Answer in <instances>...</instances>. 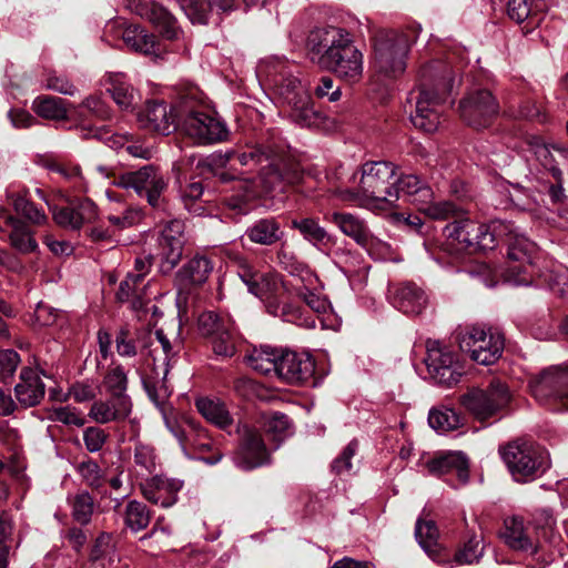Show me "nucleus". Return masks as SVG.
<instances>
[{
  "label": "nucleus",
  "mask_w": 568,
  "mask_h": 568,
  "mask_svg": "<svg viewBox=\"0 0 568 568\" xmlns=\"http://www.w3.org/2000/svg\"><path fill=\"white\" fill-rule=\"evenodd\" d=\"M310 60L343 81L358 82L364 71L363 53L349 32L342 28L324 27L312 30L306 41Z\"/></svg>",
  "instance_id": "nucleus-1"
},
{
  "label": "nucleus",
  "mask_w": 568,
  "mask_h": 568,
  "mask_svg": "<svg viewBox=\"0 0 568 568\" xmlns=\"http://www.w3.org/2000/svg\"><path fill=\"white\" fill-rule=\"evenodd\" d=\"M420 82L407 98L413 125L434 133L442 123L443 104L452 93L455 78L443 62L433 61L420 69Z\"/></svg>",
  "instance_id": "nucleus-2"
},
{
  "label": "nucleus",
  "mask_w": 568,
  "mask_h": 568,
  "mask_svg": "<svg viewBox=\"0 0 568 568\" xmlns=\"http://www.w3.org/2000/svg\"><path fill=\"white\" fill-rule=\"evenodd\" d=\"M257 74L265 77L277 94L290 108L288 115L300 126L316 128L323 122L315 110L311 95L302 82L288 70V63L278 57L260 62Z\"/></svg>",
  "instance_id": "nucleus-3"
},
{
  "label": "nucleus",
  "mask_w": 568,
  "mask_h": 568,
  "mask_svg": "<svg viewBox=\"0 0 568 568\" xmlns=\"http://www.w3.org/2000/svg\"><path fill=\"white\" fill-rule=\"evenodd\" d=\"M554 525L552 514L547 509L540 510L534 523L513 516L504 520L500 537L509 549L539 559L545 554V541H552Z\"/></svg>",
  "instance_id": "nucleus-4"
},
{
  "label": "nucleus",
  "mask_w": 568,
  "mask_h": 568,
  "mask_svg": "<svg viewBox=\"0 0 568 568\" xmlns=\"http://www.w3.org/2000/svg\"><path fill=\"white\" fill-rule=\"evenodd\" d=\"M199 328L204 335L215 336L214 355H296L287 347L261 344L258 347L246 341L237 342L233 335L234 323L229 316L207 311L199 316Z\"/></svg>",
  "instance_id": "nucleus-5"
},
{
  "label": "nucleus",
  "mask_w": 568,
  "mask_h": 568,
  "mask_svg": "<svg viewBox=\"0 0 568 568\" xmlns=\"http://www.w3.org/2000/svg\"><path fill=\"white\" fill-rule=\"evenodd\" d=\"M239 275L248 292L265 303L270 314L302 327H315V320L306 315L301 307L277 302L276 296L282 290V284L275 274L254 272L248 266H244Z\"/></svg>",
  "instance_id": "nucleus-6"
},
{
  "label": "nucleus",
  "mask_w": 568,
  "mask_h": 568,
  "mask_svg": "<svg viewBox=\"0 0 568 568\" xmlns=\"http://www.w3.org/2000/svg\"><path fill=\"white\" fill-rule=\"evenodd\" d=\"M181 321L173 318L154 332H144L136 345L129 341V334L122 329L116 336V351L119 355H155L159 352L165 355H178L183 349V341L180 337Z\"/></svg>",
  "instance_id": "nucleus-7"
},
{
  "label": "nucleus",
  "mask_w": 568,
  "mask_h": 568,
  "mask_svg": "<svg viewBox=\"0 0 568 568\" xmlns=\"http://www.w3.org/2000/svg\"><path fill=\"white\" fill-rule=\"evenodd\" d=\"M500 454L516 481L534 480L550 466L548 453L541 446L529 440L510 442L500 449Z\"/></svg>",
  "instance_id": "nucleus-8"
},
{
  "label": "nucleus",
  "mask_w": 568,
  "mask_h": 568,
  "mask_svg": "<svg viewBox=\"0 0 568 568\" xmlns=\"http://www.w3.org/2000/svg\"><path fill=\"white\" fill-rule=\"evenodd\" d=\"M396 165L392 162H367L362 166L359 191L367 206L386 209L396 203L394 192Z\"/></svg>",
  "instance_id": "nucleus-9"
},
{
  "label": "nucleus",
  "mask_w": 568,
  "mask_h": 568,
  "mask_svg": "<svg viewBox=\"0 0 568 568\" xmlns=\"http://www.w3.org/2000/svg\"><path fill=\"white\" fill-rule=\"evenodd\" d=\"M408 50L409 40L405 33L379 32L374 42V71L385 79L397 78L405 71Z\"/></svg>",
  "instance_id": "nucleus-10"
},
{
  "label": "nucleus",
  "mask_w": 568,
  "mask_h": 568,
  "mask_svg": "<svg viewBox=\"0 0 568 568\" xmlns=\"http://www.w3.org/2000/svg\"><path fill=\"white\" fill-rule=\"evenodd\" d=\"M460 404L479 422L498 417L510 402L508 387L493 382L486 388H471L460 396Z\"/></svg>",
  "instance_id": "nucleus-11"
},
{
  "label": "nucleus",
  "mask_w": 568,
  "mask_h": 568,
  "mask_svg": "<svg viewBox=\"0 0 568 568\" xmlns=\"http://www.w3.org/2000/svg\"><path fill=\"white\" fill-rule=\"evenodd\" d=\"M534 397L557 409H568V361L544 369L531 385Z\"/></svg>",
  "instance_id": "nucleus-12"
},
{
  "label": "nucleus",
  "mask_w": 568,
  "mask_h": 568,
  "mask_svg": "<svg viewBox=\"0 0 568 568\" xmlns=\"http://www.w3.org/2000/svg\"><path fill=\"white\" fill-rule=\"evenodd\" d=\"M446 236L456 242L460 250L485 251L494 248L496 232L494 221L486 225L470 219L455 220L445 226Z\"/></svg>",
  "instance_id": "nucleus-13"
},
{
  "label": "nucleus",
  "mask_w": 568,
  "mask_h": 568,
  "mask_svg": "<svg viewBox=\"0 0 568 568\" xmlns=\"http://www.w3.org/2000/svg\"><path fill=\"white\" fill-rule=\"evenodd\" d=\"M179 126L200 144L225 141L230 133L224 121L201 110H190L183 116L181 115Z\"/></svg>",
  "instance_id": "nucleus-14"
},
{
  "label": "nucleus",
  "mask_w": 568,
  "mask_h": 568,
  "mask_svg": "<svg viewBox=\"0 0 568 568\" xmlns=\"http://www.w3.org/2000/svg\"><path fill=\"white\" fill-rule=\"evenodd\" d=\"M499 113V103L486 89L469 91L459 102L462 120L475 130L488 128Z\"/></svg>",
  "instance_id": "nucleus-15"
},
{
  "label": "nucleus",
  "mask_w": 568,
  "mask_h": 568,
  "mask_svg": "<svg viewBox=\"0 0 568 568\" xmlns=\"http://www.w3.org/2000/svg\"><path fill=\"white\" fill-rule=\"evenodd\" d=\"M455 339L462 353L468 355H501L506 349L505 337L496 328H484L479 326L458 327L455 331Z\"/></svg>",
  "instance_id": "nucleus-16"
},
{
  "label": "nucleus",
  "mask_w": 568,
  "mask_h": 568,
  "mask_svg": "<svg viewBox=\"0 0 568 568\" xmlns=\"http://www.w3.org/2000/svg\"><path fill=\"white\" fill-rule=\"evenodd\" d=\"M510 146L523 153L532 154L555 180L561 179L565 171L568 172V149L562 145L546 144L536 135H525Z\"/></svg>",
  "instance_id": "nucleus-17"
},
{
  "label": "nucleus",
  "mask_w": 568,
  "mask_h": 568,
  "mask_svg": "<svg viewBox=\"0 0 568 568\" xmlns=\"http://www.w3.org/2000/svg\"><path fill=\"white\" fill-rule=\"evenodd\" d=\"M113 183L123 189H133L140 196H145L153 207L160 206L161 195L168 186V180L153 165L124 173Z\"/></svg>",
  "instance_id": "nucleus-18"
},
{
  "label": "nucleus",
  "mask_w": 568,
  "mask_h": 568,
  "mask_svg": "<svg viewBox=\"0 0 568 568\" xmlns=\"http://www.w3.org/2000/svg\"><path fill=\"white\" fill-rule=\"evenodd\" d=\"M325 219L333 223L344 235L354 240L369 254H373L375 248L381 251L388 248L386 243L374 236L365 220L361 219L357 214L336 211L326 215Z\"/></svg>",
  "instance_id": "nucleus-19"
},
{
  "label": "nucleus",
  "mask_w": 568,
  "mask_h": 568,
  "mask_svg": "<svg viewBox=\"0 0 568 568\" xmlns=\"http://www.w3.org/2000/svg\"><path fill=\"white\" fill-rule=\"evenodd\" d=\"M169 369V357H151L146 361L142 375L143 387L149 398L164 415L166 412V400L171 396V389L165 382Z\"/></svg>",
  "instance_id": "nucleus-20"
},
{
  "label": "nucleus",
  "mask_w": 568,
  "mask_h": 568,
  "mask_svg": "<svg viewBox=\"0 0 568 568\" xmlns=\"http://www.w3.org/2000/svg\"><path fill=\"white\" fill-rule=\"evenodd\" d=\"M133 404L130 396H113L106 400H95L90 408L89 416L98 424L120 423L128 420L132 436L140 430L138 418L131 417Z\"/></svg>",
  "instance_id": "nucleus-21"
},
{
  "label": "nucleus",
  "mask_w": 568,
  "mask_h": 568,
  "mask_svg": "<svg viewBox=\"0 0 568 568\" xmlns=\"http://www.w3.org/2000/svg\"><path fill=\"white\" fill-rule=\"evenodd\" d=\"M239 433L241 440L233 457L235 465L244 470H251L268 464L270 452L261 434L247 425L239 428Z\"/></svg>",
  "instance_id": "nucleus-22"
},
{
  "label": "nucleus",
  "mask_w": 568,
  "mask_h": 568,
  "mask_svg": "<svg viewBox=\"0 0 568 568\" xmlns=\"http://www.w3.org/2000/svg\"><path fill=\"white\" fill-rule=\"evenodd\" d=\"M132 12L150 21L168 40H175L181 33L175 17L162 4L153 0H130Z\"/></svg>",
  "instance_id": "nucleus-23"
},
{
  "label": "nucleus",
  "mask_w": 568,
  "mask_h": 568,
  "mask_svg": "<svg viewBox=\"0 0 568 568\" xmlns=\"http://www.w3.org/2000/svg\"><path fill=\"white\" fill-rule=\"evenodd\" d=\"M183 232L179 221L171 222L158 237L159 256L161 258L160 271L170 273L180 262L183 254Z\"/></svg>",
  "instance_id": "nucleus-24"
},
{
  "label": "nucleus",
  "mask_w": 568,
  "mask_h": 568,
  "mask_svg": "<svg viewBox=\"0 0 568 568\" xmlns=\"http://www.w3.org/2000/svg\"><path fill=\"white\" fill-rule=\"evenodd\" d=\"M275 151L270 148H262L260 145H248L245 151L239 152L229 150L225 152H215L209 158V164L212 168H226L235 169L236 164L241 166L252 168L263 161L274 159Z\"/></svg>",
  "instance_id": "nucleus-25"
},
{
  "label": "nucleus",
  "mask_w": 568,
  "mask_h": 568,
  "mask_svg": "<svg viewBox=\"0 0 568 568\" xmlns=\"http://www.w3.org/2000/svg\"><path fill=\"white\" fill-rule=\"evenodd\" d=\"M52 215L58 225L77 231L84 224L95 221L98 207L90 199H80L68 206L53 207Z\"/></svg>",
  "instance_id": "nucleus-26"
},
{
  "label": "nucleus",
  "mask_w": 568,
  "mask_h": 568,
  "mask_svg": "<svg viewBox=\"0 0 568 568\" xmlns=\"http://www.w3.org/2000/svg\"><path fill=\"white\" fill-rule=\"evenodd\" d=\"M418 359L413 363L416 372L436 384L450 387L463 375L454 364L453 357H418Z\"/></svg>",
  "instance_id": "nucleus-27"
},
{
  "label": "nucleus",
  "mask_w": 568,
  "mask_h": 568,
  "mask_svg": "<svg viewBox=\"0 0 568 568\" xmlns=\"http://www.w3.org/2000/svg\"><path fill=\"white\" fill-rule=\"evenodd\" d=\"M494 230L497 234L496 241H505L508 245V257L510 260L520 263L531 261L536 246L513 223L496 220L494 221Z\"/></svg>",
  "instance_id": "nucleus-28"
},
{
  "label": "nucleus",
  "mask_w": 568,
  "mask_h": 568,
  "mask_svg": "<svg viewBox=\"0 0 568 568\" xmlns=\"http://www.w3.org/2000/svg\"><path fill=\"white\" fill-rule=\"evenodd\" d=\"M139 124L152 132L170 134L179 125L178 116L170 105L164 102L149 101L138 113Z\"/></svg>",
  "instance_id": "nucleus-29"
},
{
  "label": "nucleus",
  "mask_w": 568,
  "mask_h": 568,
  "mask_svg": "<svg viewBox=\"0 0 568 568\" xmlns=\"http://www.w3.org/2000/svg\"><path fill=\"white\" fill-rule=\"evenodd\" d=\"M182 487V480L163 476H154L140 484L143 497L164 508L171 507L178 501V494Z\"/></svg>",
  "instance_id": "nucleus-30"
},
{
  "label": "nucleus",
  "mask_w": 568,
  "mask_h": 568,
  "mask_svg": "<svg viewBox=\"0 0 568 568\" xmlns=\"http://www.w3.org/2000/svg\"><path fill=\"white\" fill-rule=\"evenodd\" d=\"M428 474L444 476L456 474L459 484H466L469 478L468 458L462 452L440 453L426 463Z\"/></svg>",
  "instance_id": "nucleus-31"
},
{
  "label": "nucleus",
  "mask_w": 568,
  "mask_h": 568,
  "mask_svg": "<svg viewBox=\"0 0 568 568\" xmlns=\"http://www.w3.org/2000/svg\"><path fill=\"white\" fill-rule=\"evenodd\" d=\"M304 174L294 163L276 164L272 162L261 175L264 187L270 192H283L287 185H296L303 181Z\"/></svg>",
  "instance_id": "nucleus-32"
},
{
  "label": "nucleus",
  "mask_w": 568,
  "mask_h": 568,
  "mask_svg": "<svg viewBox=\"0 0 568 568\" xmlns=\"http://www.w3.org/2000/svg\"><path fill=\"white\" fill-rule=\"evenodd\" d=\"M121 37L126 47L138 53L160 57L163 52L158 38L139 24L123 27Z\"/></svg>",
  "instance_id": "nucleus-33"
},
{
  "label": "nucleus",
  "mask_w": 568,
  "mask_h": 568,
  "mask_svg": "<svg viewBox=\"0 0 568 568\" xmlns=\"http://www.w3.org/2000/svg\"><path fill=\"white\" fill-rule=\"evenodd\" d=\"M14 393L23 407H33L44 397L45 386L36 369L23 367L20 373V383L16 385Z\"/></svg>",
  "instance_id": "nucleus-34"
},
{
  "label": "nucleus",
  "mask_w": 568,
  "mask_h": 568,
  "mask_svg": "<svg viewBox=\"0 0 568 568\" xmlns=\"http://www.w3.org/2000/svg\"><path fill=\"white\" fill-rule=\"evenodd\" d=\"M189 435L185 439V448H194L201 455L199 458L209 465H215L222 459V453L214 450L213 440L209 437L207 432L194 419H187Z\"/></svg>",
  "instance_id": "nucleus-35"
},
{
  "label": "nucleus",
  "mask_w": 568,
  "mask_h": 568,
  "mask_svg": "<svg viewBox=\"0 0 568 568\" xmlns=\"http://www.w3.org/2000/svg\"><path fill=\"white\" fill-rule=\"evenodd\" d=\"M394 192L396 193V202L400 197H405L417 206L427 204L433 200L432 189L416 174H396Z\"/></svg>",
  "instance_id": "nucleus-36"
},
{
  "label": "nucleus",
  "mask_w": 568,
  "mask_h": 568,
  "mask_svg": "<svg viewBox=\"0 0 568 568\" xmlns=\"http://www.w3.org/2000/svg\"><path fill=\"white\" fill-rule=\"evenodd\" d=\"M213 263L204 255H195L189 260L175 274V285L184 290L190 285L203 284L211 272Z\"/></svg>",
  "instance_id": "nucleus-37"
},
{
  "label": "nucleus",
  "mask_w": 568,
  "mask_h": 568,
  "mask_svg": "<svg viewBox=\"0 0 568 568\" xmlns=\"http://www.w3.org/2000/svg\"><path fill=\"white\" fill-rule=\"evenodd\" d=\"M277 377L288 383H304L315 373V357H277Z\"/></svg>",
  "instance_id": "nucleus-38"
},
{
  "label": "nucleus",
  "mask_w": 568,
  "mask_h": 568,
  "mask_svg": "<svg viewBox=\"0 0 568 568\" xmlns=\"http://www.w3.org/2000/svg\"><path fill=\"white\" fill-rule=\"evenodd\" d=\"M393 305L409 315L419 314L427 304L425 292L413 283L397 286L392 296Z\"/></svg>",
  "instance_id": "nucleus-39"
},
{
  "label": "nucleus",
  "mask_w": 568,
  "mask_h": 568,
  "mask_svg": "<svg viewBox=\"0 0 568 568\" xmlns=\"http://www.w3.org/2000/svg\"><path fill=\"white\" fill-rule=\"evenodd\" d=\"M292 227L297 230L304 240L310 242L320 251H326L335 243L334 236L321 226L317 219L303 217L301 220H293Z\"/></svg>",
  "instance_id": "nucleus-40"
},
{
  "label": "nucleus",
  "mask_w": 568,
  "mask_h": 568,
  "mask_svg": "<svg viewBox=\"0 0 568 568\" xmlns=\"http://www.w3.org/2000/svg\"><path fill=\"white\" fill-rule=\"evenodd\" d=\"M546 3L544 0H508L507 13L518 23L526 20L532 26H538L544 16Z\"/></svg>",
  "instance_id": "nucleus-41"
},
{
  "label": "nucleus",
  "mask_w": 568,
  "mask_h": 568,
  "mask_svg": "<svg viewBox=\"0 0 568 568\" xmlns=\"http://www.w3.org/2000/svg\"><path fill=\"white\" fill-rule=\"evenodd\" d=\"M106 91L122 110L133 108L136 92L124 73H110L106 78Z\"/></svg>",
  "instance_id": "nucleus-42"
},
{
  "label": "nucleus",
  "mask_w": 568,
  "mask_h": 568,
  "mask_svg": "<svg viewBox=\"0 0 568 568\" xmlns=\"http://www.w3.org/2000/svg\"><path fill=\"white\" fill-rule=\"evenodd\" d=\"M199 413L211 424L221 429H226L233 424V418L225 405L220 399L199 398L195 402Z\"/></svg>",
  "instance_id": "nucleus-43"
},
{
  "label": "nucleus",
  "mask_w": 568,
  "mask_h": 568,
  "mask_svg": "<svg viewBox=\"0 0 568 568\" xmlns=\"http://www.w3.org/2000/svg\"><path fill=\"white\" fill-rule=\"evenodd\" d=\"M7 225L11 229L9 233V242L14 250L22 254H29L37 251L38 243L33 233L23 221L14 216H7Z\"/></svg>",
  "instance_id": "nucleus-44"
},
{
  "label": "nucleus",
  "mask_w": 568,
  "mask_h": 568,
  "mask_svg": "<svg viewBox=\"0 0 568 568\" xmlns=\"http://www.w3.org/2000/svg\"><path fill=\"white\" fill-rule=\"evenodd\" d=\"M245 234L251 242L270 246L281 241L284 232L274 219H262L250 226Z\"/></svg>",
  "instance_id": "nucleus-45"
},
{
  "label": "nucleus",
  "mask_w": 568,
  "mask_h": 568,
  "mask_svg": "<svg viewBox=\"0 0 568 568\" xmlns=\"http://www.w3.org/2000/svg\"><path fill=\"white\" fill-rule=\"evenodd\" d=\"M69 106L65 100L51 95H41L32 103L33 111L41 118L48 120H64L69 114Z\"/></svg>",
  "instance_id": "nucleus-46"
},
{
  "label": "nucleus",
  "mask_w": 568,
  "mask_h": 568,
  "mask_svg": "<svg viewBox=\"0 0 568 568\" xmlns=\"http://www.w3.org/2000/svg\"><path fill=\"white\" fill-rule=\"evenodd\" d=\"M234 193L226 197V205L240 213L245 214L250 207L248 204L257 196L255 183L250 180H239L233 186Z\"/></svg>",
  "instance_id": "nucleus-47"
},
{
  "label": "nucleus",
  "mask_w": 568,
  "mask_h": 568,
  "mask_svg": "<svg viewBox=\"0 0 568 568\" xmlns=\"http://www.w3.org/2000/svg\"><path fill=\"white\" fill-rule=\"evenodd\" d=\"M428 424L437 432L446 433L463 426L464 417L453 408H434L429 412Z\"/></svg>",
  "instance_id": "nucleus-48"
},
{
  "label": "nucleus",
  "mask_w": 568,
  "mask_h": 568,
  "mask_svg": "<svg viewBox=\"0 0 568 568\" xmlns=\"http://www.w3.org/2000/svg\"><path fill=\"white\" fill-rule=\"evenodd\" d=\"M203 192L201 182H192L181 192V201L184 209L194 216H203L211 213V207H207L205 205L206 201L202 200Z\"/></svg>",
  "instance_id": "nucleus-49"
},
{
  "label": "nucleus",
  "mask_w": 568,
  "mask_h": 568,
  "mask_svg": "<svg viewBox=\"0 0 568 568\" xmlns=\"http://www.w3.org/2000/svg\"><path fill=\"white\" fill-rule=\"evenodd\" d=\"M264 430L274 442L280 444L292 434L291 422L282 413L273 412L262 415Z\"/></svg>",
  "instance_id": "nucleus-50"
},
{
  "label": "nucleus",
  "mask_w": 568,
  "mask_h": 568,
  "mask_svg": "<svg viewBox=\"0 0 568 568\" xmlns=\"http://www.w3.org/2000/svg\"><path fill=\"white\" fill-rule=\"evenodd\" d=\"M151 513L148 506L138 500H130L124 510V523L132 531L138 532L148 527Z\"/></svg>",
  "instance_id": "nucleus-51"
},
{
  "label": "nucleus",
  "mask_w": 568,
  "mask_h": 568,
  "mask_svg": "<svg viewBox=\"0 0 568 568\" xmlns=\"http://www.w3.org/2000/svg\"><path fill=\"white\" fill-rule=\"evenodd\" d=\"M236 0H197L194 2V9L200 12L201 19L191 20L192 23L207 24L213 13H230L235 9Z\"/></svg>",
  "instance_id": "nucleus-52"
},
{
  "label": "nucleus",
  "mask_w": 568,
  "mask_h": 568,
  "mask_svg": "<svg viewBox=\"0 0 568 568\" xmlns=\"http://www.w3.org/2000/svg\"><path fill=\"white\" fill-rule=\"evenodd\" d=\"M98 120H108L110 110L106 104L97 95L85 98L81 104L73 106V115L81 119L85 115Z\"/></svg>",
  "instance_id": "nucleus-53"
},
{
  "label": "nucleus",
  "mask_w": 568,
  "mask_h": 568,
  "mask_svg": "<svg viewBox=\"0 0 568 568\" xmlns=\"http://www.w3.org/2000/svg\"><path fill=\"white\" fill-rule=\"evenodd\" d=\"M438 529L432 520H417L415 536L423 549L432 555L437 551Z\"/></svg>",
  "instance_id": "nucleus-54"
},
{
  "label": "nucleus",
  "mask_w": 568,
  "mask_h": 568,
  "mask_svg": "<svg viewBox=\"0 0 568 568\" xmlns=\"http://www.w3.org/2000/svg\"><path fill=\"white\" fill-rule=\"evenodd\" d=\"M141 281L135 280L133 273H129L126 277L120 283L119 291L116 293V297L120 302H128L130 298L132 301V307L134 310H140L143 306V301L141 297L142 290L140 288Z\"/></svg>",
  "instance_id": "nucleus-55"
},
{
  "label": "nucleus",
  "mask_w": 568,
  "mask_h": 568,
  "mask_svg": "<svg viewBox=\"0 0 568 568\" xmlns=\"http://www.w3.org/2000/svg\"><path fill=\"white\" fill-rule=\"evenodd\" d=\"M71 505L74 520L81 525L89 524L94 508L91 495L88 491H81L73 497Z\"/></svg>",
  "instance_id": "nucleus-56"
},
{
  "label": "nucleus",
  "mask_w": 568,
  "mask_h": 568,
  "mask_svg": "<svg viewBox=\"0 0 568 568\" xmlns=\"http://www.w3.org/2000/svg\"><path fill=\"white\" fill-rule=\"evenodd\" d=\"M13 207L18 214L24 216L34 225H44L48 222L45 213L38 209L32 202L24 196L18 195L13 199Z\"/></svg>",
  "instance_id": "nucleus-57"
},
{
  "label": "nucleus",
  "mask_w": 568,
  "mask_h": 568,
  "mask_svg": "<svg viewBox=\"0 0 568 568\" xmlns=\"http://www.w3.org/2000/svg\"><path fill=\"white\" fill-rule=\"evenodd\" d=\"M480 541L476 536L470 537L455 556L454 562L457 565H473L479 561L483 556L484 548L479 546Z\"/></svg>",
  "instance_id": "nucleus-58"
},
{
  "label": "nucleus",
  "mask_w": 568,
  "mask_h": 568,
  "mask_svg": "<svg viewBox=\"0 0 568 568\" xmlns=\"http://www.w3.org/2000/svg\"><path fill=\"white\" fill-rule=\"evenodd\" d=\"M418 210L433 220H447L457 215V206L448 201L433 202L429 200L427 204H420Z\"/></svg>",
  "instance_id": "nucleus-59"
},
{
  "label": "nucleus",
  "mask_w": 568,
  "mask_h": 568,
  "mask_svg": "<svg viewBox=\"0 0 568 568\" xmlns=\"http://www.w3.org/2000/svg\"><path fill=\"white\" fill-rule=\"evenodd\" d=\"M134 464L140 467L141 475H150L155 470V455L151 446L138 443L134 447Z\"/></svg>",
  "instance_id": "nucleus-60"
},
{
  "label": "nucleus",
  "mask_w": 568,
  "mask_h": 568,
  "mask_svg": "<svg viewBox=\"0 0 568 568\" xmlns=\"http://www.w3.org/2000/svg\"><path fill=\"white\" fill-rule=\"evenodd\" d=\"M78 471L82 478V480L94 489H99L102 487L104 478L103 471L100 466L89 459L79 464Z\"/></svg>",
  "instance_id": "nucleus-61"
},
{
  "label": "nucleus",
  "mask_w": 568,
  "mask_h": 568,
  "mask_svg": "<svg viewBox=\"0 0 568 568\" xmlns=\"http://www.w3.org/2000/svg\"><path fill=\"white\" fill-rule=\"evenodd\" d=\"M111 148L125 151L134 158L149 159L151 149L139 141H132L129 136H115L112 139Z\"/></svg>",
  "instance_id": "nucleus-62"
},
{
  "label": "nucleus",
  "mask_w": 568,
  "mask_h": 568,
  "mask_svg": "<svg viewBox=\"0 0 568 568\" xmlns=\"http://www.w3.org/2000/svg\"><path fill=\"white\" fill-rule=\"evenodd\" d=\"M126 383V375L121 367L112 368L104 378V384L113 396H128Z\"/></svg>",
  "instance_id": "nucleus-63"
},
{
  "label": "nucleus",
  "mask_w": 568,
  "mask_h": 568,
  "mask_svg": "<svg viewBox=\"0 0 568 568\" xmlns=\"http://www.w3.org/2000/svg\"><path fill=\"white\" fill-rule=\"evenodd\" d=\"M244 361L246 366L262 375L276 377L278 375L277 357H244Z\"/></svg>",
  "instance_id": "nucleus-64"
}]
</instances>
